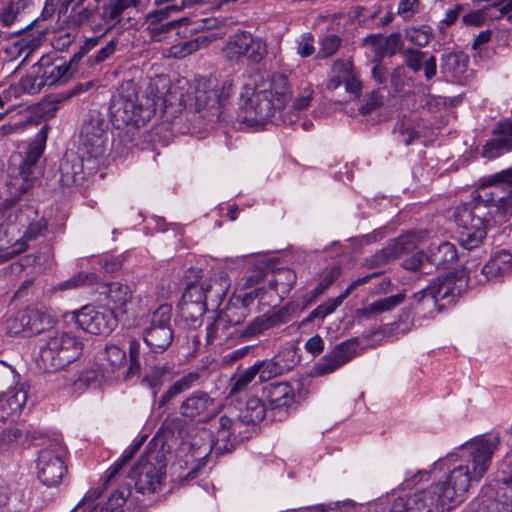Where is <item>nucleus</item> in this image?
<instances>
[{"instance_id":"f257e3e1","label":"nucleus","mask_w":512,"mask_h":512,"mask_svg":"<svg viewBox=\"0 0 512 512\" xmlns=\"http://www.w3.org/2000/svg\"><path fill=\"white\" fill-rule=\"evenodd\" d=\"M498 438L475 437L440 460L451 462L446 479L393 499L389 512H447L462 503L473 483L488 471Z\"/></svg>"},{"instance_id":"f03ea898","label":"nucleus","mask_w":512,"mask_h":512,"mask_svg":"<svg viewBox=\"0 0 512 512\" xmlns=\"http://www.w3.org/2000/svg\"><path fill=\"white\" fill-rule=\"evenodd\" d=\"M511 215L512 168L485 178L471 201L456 208L460 245L467 250L478 248L491 222L503 223Z\"/></svg>"},{"instance_id":"7ed1b4c3","label":"nucleus","mask_w":512,"mask_h":512,"mask_svg":"<svg viewBox=\"0 0 512 512\" xmlns=\"http://www.w3.org/2000/svg\"><path fill=\"white\" fill-rule=\"evenodd\" d=\"M291 96L288 78L282 73H274L268 79L259 73L248 76L240 92L242 122L249 126L265 124L286 106Z\"/></svg>"},{"instance_id":"20e7f679","label":"nucleus","mask_w":512,"mask_h":512,"mask_svg":"<svg viewBox=\"0 0 512 512\" xmlns=\"http://www.w3.org/2000/svg\"><path fill=\"white\" fill-rule=\"evenodd\" d=\"M161 107L162 117L170 120L171 104H166V99L158 95L138 96L136 87L132 83H127L122 87L117 100L112 105V116L117 126L132 125L139 127L150 120L158 109Z\"/></svg>"},{"instance_id":"39448f33","label":"nucleus","mask_w":512,"mask_h":512,"mask_svg":"<svg viewBox=\"0 0 512 512\" xmlns=\"http://www.w3.org/2000/svg\"><path fill=\"white\" fill-rule=\"evenodd\" d=\"M233 88L232 80L226 79L218 85L211 79L200 77L180 95L179 103L195 112H202L203 118L214 122L220 118L222 109L233 94Z\"/></svg>"},{"instance_id":"423d86ee","label":"nucleus","mask_w":512,"mask_h":512,"mask_svg":"<svg viewBox=\"0 0 512 512\" xmlns=\"http://www.w3.org/2000/svg\"><path fill=\"white\" fill-rule=\"evenodd\" d=\"M83 349V342L74 333L55 331L41 346L38 365L46 372L59 371L77 360Z\"/></svg>"},{"instance_id":"0eeeda50","label":"nucleus","mask_w":512,"mask_h":512,"mask_svg":"<svg viewBox=\"0 0 512 512\" xmlns=\"http://www.w3.org/2000/svg\"><path fill=\"white\" fill-rule=\"evenodd\" d=\"M43 152L44 144L31 145L20 165L9 169L5 182L7 197L3 200L6 208L14 205L35 186L40 174L38 161Z\"/></svg>"},{"instance_id":"6e6552de","label":"nucleus","mask_w":512,"mask_h":512,"mask_svg":"<svg viewBox=\"0 0 512 512\" xmlns=\"http://www.w3.org/2000/svg\"><path fill=\"white\" fill-rule=\"evenodd\" d=\"M166 465L163 451H146L129 472L136 491L141 494L158 491L166 475Z\"/></svg>"},{"instance_id":"1a4fd4ad","label":"nucleus","mask_w":512,"mask_h":512,"mask_svg":"<svg viewBox=\"0 0 512 512\" xmlns=\"http://www.w3.org/2000/svg\"><path fill=\"white\" fill-rule=\"evenodd\" d=\"M222 55L226 61L239 63L246 59L249 64H259L267 55V44L259 37L246 31L231 35L222 47Z\"/></svg>"},{"instance_id":"9d476101","label":"nucleus","mask_w":512,"mask_h":512,"mask_svg":"<svg viewBox=\"0 0 512 512\" xmlns=\"http://www.w3.org/2000/svg\"><path fill=\"white\" fill-rule=\"evenodd\" d=\"M65 447L57 439H49L46 446L38 453L37 477L46 486L61 483L67 468L64 464Z\"/></svg>"},{"instance_id":"9b49d317","label":"nucleus","mask_w":512,"mask_h":512,"mask_svg":"<svg viewBox=\"0 0 512 512\" xmlns=\"http://www.w3.org/2000/svg\"><path fill=\"white\" fill-rule=\"evenodd\" d=\"M108 121L99 110H89L81 128V144L86 152L94 158L101 156L105 151L107 140Z\"/></svg>"},{"instance_id":"f8f14e48","label":"nucleus","mask_w":512,"mask_h":512,"mask_svg":"<svg viewBox=\"0 0 512 512\" xmlns=\"http://www.w3.org/2000/svg\"><path fill=\"white\" fill-rule=\"evenodd\" d=\"M75 323L93 335H108L117 326L114 309L108 307L84 306L75 313Z\"/></svg>"},{"instance_id":"ddd939ff","label":"nucleus","mask_w":512,"mask_h":512,"mask_svg":"<svg viewBox=\"0 0 512 512\" xmlns=\"http://www.w3.org/2000/svg\"><path fill=\"white\" fill-rule=\"evenodd\" d=\"M467 268L438 276L431 281L432 294L435 296V307H439L438 302L444 301L446 304H454L462 296L468 287Z\"/></svg>"},{"instance_id":"4468645a","label":"nucleus","mask_w":512,"mask_h":512,"mask_svg":"<svg viewBox=\"0 0 512 512\" xmlns=\"http://www.w3.org/2000/svg\"><path fill=\"white\" fill-rule=\"evenodd\" d=\"M217 426L212 434L211 443L202 451H195L193 456L203 459L208 452H213L217 456L226 452H231L235 447L237 428L241 425L240 420H233L225 415L221 416L217 421Z\"/></svg>"},{"instance_id":"2eb2a0df","label":"nucleus","mask_w":512,"mask_h":512,"mask_svg":"<svg viewBox=\"0 0 512 512\" xmlns=\"http://www.w3.org/2000/svg\"><path fill=\"white\" fill-rule=\"evenodd\" d=\"M202 278V270L198 268H189L186 272V279L189 280L186 286L184 299L189 298L190 303L185 302L182 311L194 310L198 316H202L207 309L208 300L212 301L213 295V280L212 277L205 280L200 287H198L191 279L198 281Z\"/></svg>"},{"instance_id":"dca6fc26","label":"nucleus","mask_w":512,"mask_h":512,"mask_svg":"<svg viewBox=\"0 0 512 512\" xmlns=\"http://www.w3.org/2000/svg\"><path fill=\"white\" fill-rule=\"evenodd\" d=\"M178 11L176 5H167L164 8L150 12L146 17L147 30L154 40H161L162 35L186 25L188 18L168 19L172 12Z\"/></svg>"},{"instance_id":"f3484780","label":"nucleus","mask_w":512,"mask_h":512,"mask_svg":"<svg viewBox=\"0 0 512 512\" xmlns=\"http://www.w3.org/2000/svg\"><path fill=\"white\" fill-rule=\"evenodd\" d=\"M357 351V342L354 340L343 341L336 345L330 352L326 353L320 362L316 365V371L319 375H325L334 372L342 365L355 357Z\"/></svg>"},{"instance_id":"a211bd4d","label":"nucleus","mask_w":512,"mask_h":512,"mask_svg":"<svg viewBox=\"0 0 512 512\" xmlns=\"http://www.w3.org/2000/svg\"><path fill=\"white\" fill-rule=\"evenodd\" d=\"M493 138L486 142L482 149L483 157L495 159L512 151V121L499 122L492 131Z\"/></svg>"},{"instance_id":"6ab92c4d","label":"nucleus","mask_w":512,"mask_h":512,"mask_svg":"<svg viewBox=\"0 0 512 512\" xmlns=\"http://www.w3.org/2000/svg\"><path fill=\"white\" fill-rule=\"evenodd\" d=\"M11 378L13 372L0 365V408L4 409L8 416L20 412L27 401V391L23 387L13 388L8 392L2 391Z\"/></svg>"},{"instance_id":"aec40b11","label":"nucleus","mask_w":512,"mask_h":512,"mask_svg":"<svg viewBox=\"0 0 512 512\" xmlns=\"http://www.w3.org/2000/svg\"><path fill=\"white\" fill-rule=\"evenodd\" d=\"M214 405V398L210 397L207 392L195 391L180 404L179 413L189 420L202 417L200 421H204Z\"/></svg>"},{"instance_id":"412c9836","label":"nucleus","mask_w":512,"mask_h":512,"mask_svg":"<svg viewBox=\"0 0 512 512\" xmlns=\"http://www.w3.org/2000/svg\"><path fill=\"white\" fill-rule=\"evenodd\" d=\"M262 395L271 410L290 408L296 400L295 390L288 382L270 383L263 388Z\"/></svg>"},{"instance_id":"4be33fe9","label":"nucleus","mask_w":512,"mask_h":512,"mask_svg":"<svg viewBox=\"0 0 512 512\" xmlns=\"http://www.w3.org/2000/svg\"><path fill=\"white\" fill-rule=\"evenodd\" d=\"M412 243L407 237H399L391 240L384 248L365 259L364 265L368 268H380L390 261L401 257L412 248Z\"/></svg>"},{"instance_id":"5701e85b","label":"nucleus","mask_w":512,"mask_h":512,"mask_svg":"<svg viewBox=\"0 0 512 512\" xmlns=\"http://www.w3.org/2000/svg\"><path fill=\"white\" fill-rule=\"evenodd\" d=\"M44 87L41 76V65L34 64L30 71L17 84L10 85L6 95H0V107L5 103L4 98H18L22 93L36 94Z\"/></svg>"},{"instance_id":"b1692460","label":"nucleus","mask_w":512,"mask_h":512,"mask_svg":"<svg viewBox=\"0 0 512 512\" xmlns=\"http://www.w3.org/2000/svg\"><path fill=\"white\" fill-rule=\"evenodd\" d=\"M34 214L33 220L29 223L23 236L16 240L15 243L8 248L3 254H0V263L13 258L14 256L24 252L28 247V242L37 239L47 228V223L43 217H38L35 211L30 210Z\"/></svg>"},{"instance_id":"393cba45","label":"nucleus","mask_w":512,"mask_h":512,"mask_svg":"<svg viewBox=\"0 0 512 512\" xmlns=\"http://www.w3.org/2000/svg\"><path fill=\"white\" fill-rule=\"evenodd\" d=\"M469 58L463 52H449L441 58L440 72L447 81L463 83L466 80Z\"/></svg>"},{"instance_id":"a878e982","label":"nucleus","mask_w":512,"mask_h":512,"mask_svg":"<svg viewBox=\"0 0 512 512\" xmlns=\"http://www.w3.org/2000/svg\"><path fill=\"white\" fill-rule=\"evenodd\" d=\"M487 281H499L512 274V254L507 250L493 253L481 269Z\"/></svg>"},{"instance_id":"bb28decb","label":"nucleus","mask_w":512,"mask_h":512,"mask_svg":"<svg viewBox=\"0 0 512 512\" xmlns=\"http://www.w3.org/2000/svg\"><path fill=\"white\" fill-rule=\"evenodd\" d=\"M26 336L41 333L52 323V317L44 306H28L22 309Z\"/></svg>"},{"instance_id":"cd10ccee","label":"nucleus","mask_w":512,"mask_h":512,"mask_svg":"<svg viewBox=\"0 0 512 512\" xmlns=\"http://www.w3.org/2000/svg\"><path fill=\"white\" fill-rule=\"evenodd\" d=\"M458 258L455 245L448 241L431 243L426 260L437 268H447Z\"/></svg>"},{"instance_id":"c85d7f7f","label":"nucleus","mask_w":512,"mask_h":512,"mask_svg":"<svg viewBox=\"0 0 512 512\" xmlns=\"http://www.w3.org/2000/svg\"><path fill=\"white\" fill-rule=\"evenodd\" d=\"M365 45H371L376 55L380 58L384 56H393L402 49V39L399 33H392L387 37L371 34L364 39Z\"/></svg>"},{"instance_id":"c756f323","label":"nucleus","mask_w":512,"mask_h":512,"mask_svg":"<svg viewBox=\"0 0 512 512\" xmlns=\"http://www.w3.org/2000/svg\"><path fill=\"white\" fill-rule=\"evenodd\" d=\"M405 300L404 293H398L389 297H385L374 301L366 307L356 310V317L360 320L371 319L378 314L393 310Z\"/></svg>"},{"instance_id":"7c9ffc66","label":"nucleus","mask_w":512,"mask_h":512,"mask_svg":"<svg viewBox=\"0 0 512 512\" xmlns=\"http://www.w3.org/2000/svg\"><path fill=\"white\" fill-rule=\"evenodd\" d=\"M252 366L256 367L257 371L255 373L259 376L261 382L281 376L291 369L290 364L285 361L284 356L281 354H277L270 359L258 361Z\"/></svg>"},{"instance_id":"2f4dec72","label":"nucleus","mask_w":512,"mask_h":512,"mask_svg":"<svg viewBox=\"0 0 512 512\" xmlns=\"http://www.w3.org/2000/svg\"><path fill=\"white\" fill-rule=\"evenodd\" d=\"M95 1L100 3L102 0ZM140 2L141 0H107L102 6L101 18L106 24L114 26L120 21L124 11L137 7Z\"/></svg>"},{"instance_id":"473e14b6","label":"nucleus","mask_w":512,"mask_h":512,"mask_svg":"<svg viewBox=\"0 0 512 512\" xmlns=\"http://www.w3.org/2000/svg\"><path fill=\"white\" fill-rule=\"evenodd\" d=\"M172 327L144 330V342L155 353L164 352L172 343Z\"/></svg>"},{"instance_id":"72a5a7b5","label":"nucleus","mask_w":512,"mask_h":512,"mask_svg":"<svg viewBox=\"0 0 512 512\" xmlns=\"http://www.w3.org/2000/svg\"><path fill=\"white\" fill-rule=\"evenodd\" d=\"M199 380V374L196 372H190L183 375L177 381H175L168 389L160 396L158 400L159 408L166 406L178 395L192 388V386Z\"/></svg>"},{"instance_id":"f704fd0d","label":"nucleus","mask_w":512,"mask_h":512,"mask_svg":"<svg viewBox=\"0 0 512 512\" xmlns=\"http://www.w3.org/2000/svg\"><path fill=\"white\" fill-rule=\"evenodd\" d=\"M32 8L19 0H10L0 9V24L4 27H11L19 23L31 11Z\"/></svg>"},{"instance_id":"c9c22d12","label":"nucleus","mask_w":512,"mask_h":512,"mask_svg":"<svg viewBox=\"0 0 512 512\" xmlns=\"http://www.w3.org/2000/svg\"><path fill=\"white\" fill-rule=\"evenodd\" d=\"M168 374V366L166 364H155L150 365L147 362L144 366V376L142 383L147 385L152 392L153 398L157 397V394L164 383V378Z\"/></svg>"},{"instance_id":"e433bc0d","label":"nucleus","mask_w":512,"mask_h":512,"mask_svg":"<svg viewBox=\"0 0 512 512\" xmlns=\"http://www.w3.org/2000/svg\"><path fill=\"white\" fill-rule=\"evenodd\" d=\"M231 326L224 321L218 313L213 321L206 327V341L208 344H222L232 338Z\"/></svg>"},{"instance_id":"4c0bfd02","label":"nucleus","mask_w":512,"mask_h":512,"mask_svg":"<svg viewBox=\"0 0 512 512\" xmlns=\"http://www.w3.org/2000/svg\"><path fill=\"white\" fill-rule=\"evenodd\" d=\"M41 65V76L44 86H51L57 83H64L69 78L72 64L62 63L61 65L43 64Z\"/></svg>"},{"instance_id":"58836bf2","label":"nucleus","mask_w":512,"mask_h":512,"mask_svg":"<svg viewBox=\"0 0 512 512\" xmlns=\"http://www.w3.org/2000/svg\"><path fill=\"white\" fill-rule=\"evenodd\" d=\"M62 181L69 184H80L84 180L83 162L75 156L73 159H65L60 165Z\"/></svg>"},{"instance_id":"ea45409f","label":"nucleus","mask_w":512,"mask_h":512,"mask_svg":"<svg viewBox=\"0 0 512 512\" xmlns=\"http://www.w3.org/2000/svg\"><path fill=\"white\" fill-rule=\"evenodd\" d=\"M107 298L115 309L122 310L132 299V290L127 284L112 282L107 287Z\"/></svg>"},{"instance_id":"a19ab883","label":"nucleus","mask_w":512,"mask_h":512,"mask_svg":"<svg viewBox=\"0 0 512 512\" xmlns=\"http://www.w3.org/2000/svg\"><path fill=\"white\" fill-rule=\"evenodd\" d=\"M231 327L242 324L249 314V310L245 306L240 305L235 300L229 301L227 305L219 312Z\"/></svg>"},{"instance_id":"79ce46f5","label":"nucleus","mask_w":512,"mask_h":512,"mask_svg":"<svg viewBox=\"0 0 512 512\" xmlns=\"http://www.w3.org/2000/svg\"><path fill=\"white\" fill-rule=\"evenodd\" d=\"M277 323V319L274 316L262 315L256 317L251 321L243 330L240 332V336L243 338H251L258 334H261L265 330L273 327Z\"/></svg>"},{"instance_id":"37998d69","label":"nucleus","mask_w":512,"mask_h":512,"mask_svg":"<svg viewBox=\"0 0 512 512\" xmlns=\"http://www.w3.org/2000/svg\"><path fill=\"white\" fill-rule=\"evenodd\" d=\"M266 405L257 397L250 398L242 415L243 421L251 424L262 421L265 418Z\"/></svg>"},{"instance_id":"c03bdc74","label":"nucleus","mask_w":512,"mask_h":512,"mask_svg":"<svg viewBox=\"0 0 512 512\" xmlns=\"http://www.w3.org/2000/svg\"><path fill=\"white\" fill-rule=\"evenodd\" d=\"M29 440V432L17 425H10L0 431V448L12 443L28 442Z\"/></svg>"},{"instance_id":"a18cd8bd","label":"nucleus","mask_w":512,"mask_h":512,"mask_svg":"<svg viewBox=\"0 0 512 512\" xmlns=\"http://www.w3.org/2000/svg\"><path fill=\"white\" fill-rule=\"evenodd\" d=\"M434 34L433 29L428 25L411 27L406 30L405 37L418 47H425L432 40Z\"/></svg>"},{"instance_id":"49530a36","label":"nucleus","mask_w":512,"mask_h":512,"mask_svg":"<svg viewBox=\"0 0 512 512\" xmlns=\"http://www.w3.org/2000/svg\"><path fill=\"white\" fill-rule=\"evenodd\" d=\"M342 39L335 34L324 35L319 42L317 59H327L333 56L340 48Z\"/></svg>"},{"instance_id":"de8ad7c7","label":"nucleus","mask_w":512,"mask_h":512,"mask_svg":"<svg viewBox=\"0 0 512 512\" xmlns=\"http://www.w3.org/2000/svg\"><path fill=\"white\" fill-rule=\"evenodd\" d=\"M172 306L161 304L151 315L150 324L145 329L171 327Z\"/></svg>"},{"instance_id":"09e8293b","label":"nucleus","mask_w":512,"mask_h":512,"mask_svg":"<svg viewBox=\"0 0 512 512\" xmlns=\"http://www.w3.org/2000/svg\"><path fill=\"white\" fill-rule=\"evenodd\" d=\"M97 282V275L95 273L80 272L70 279L62 282L59 285L61 290L76 289L84 286H89Z\"/></svg>"},{"instance_id":"8fccbe9b","label":"nucleus","mask_w":512,"mask_h":512,"mask_svg":"<svg viewBox=\"0 0 512 512\" xmlns=\"http://www.w3.org/2000/svg\"><path fill=\"white\" fill-rule=\"evenodd\" d=\"M212 280H213L212 301L213 302L221 301L225 297L226 293L229 290V287H230L229 277H228L227 273H225L224 271H219L212 276Z\"/></svg>"},{"instance_id":"3c124183","label":"nucleus","mask_w":512,"mask_h":512,"mask_svg":"<svg viewBox=\"0 0 512 512\" xmlns=\"http://www.w3.org/2000/svg\"><path fill=\"white\" fill-rule=\"evenodd\" d=\"M405 65L413 72H419L422 68L426 53L413 48H406L401 51Z\"/></svg>"},{"instance_id":"603ef678","label":"nucleus","mask_w":512,"mask_h":512,"mask_svg":"<svg viewBox=\"0 0 512 512\" xmlns=\"http://www.w3.org/2000/svg\"><path fill=\"white\" fill-rule=\"evenodd\" d=\"M105 358L113 369H118L126 363L125 349L116 344H107Z\"/></svg>"},{"instance_id":"864d4df0","label":"nucleus","mask_w":512,"mask_h":512,"mask_svg":"<svg viewBox=\"0 0 512 512\" xmlns=\"http://www.w3.org/2000/svg\"><path fill=\"white\" fill-rule=\"evenodd\" d=\"M255 371H257V369L253 366H250L245 371H243L232 383L229 395L233 396L245 390L252 382V380L257 376Z\"/></svg>"},{"instance_id":"5fc2aeb1","label":"nucleus","mask_w":512,"mask_h":512,"mask_svg":"<svg viewBox=\"0 0 512 512\" xmlns=\"http://www.w3.org/2000/svg\"><path fill=\"white\" fill-rule=\"evenodd\" d=\"M117 41L111 40L109 41L104 47H102L100 50L92 54L87 59V65L91 68L103 63L106 61L110 56H112L116 51Z\"/></svg>"},{"instance_id":"6e6d98bb","label":"nucleus","mask_w":512,"mask_h":512,"mask_svg":"<svg viewBox=\"0 0 512 512\" xmlns=\"http://www.w3.org/2000/svg\"><path fill=\"white\" fill-rule=\"evenodd\" d=\"M140 443L133 445V447L125 450L121 456V458L109 468L108 475L106 478V483L112 482L113 479L117 476L119 471L123 468V466L133 457L134 453L139 449Z\"/></svg>"},{"instance_id":"4d7b16f0","label":"nucleus","mask_w":512,"mask_h":512,"mask_svg":"<svg viewBox=\"0 0 512 512\" xmlns=\"http://www.w3.org/2000/svg\"><path fill=\"white\" fill-rule=\"evenodd\" d=\"M24 316L22 309L10 315L5 324V328L8 334L18 335L25 334L26 335V327L24 323Z\"/></svg>"},{"instance_id":"13d9d810","label":"nucleus","mask_w":512,"mask_h":512,"mask_svg":"<svg viewBox=\"0 0 512 512\" xmlns=\"http://www.w3.org/2000/svg\"><path fill=\"white\" fill-rule=\"evenodd\" d=\"M95 9L93 7L75 6L71 7V21L78 26L88 23L94 16Z\"/></svg>"},{"instance_id":"bf43d9fd","label":"nucleus","mask_w":512,"mask_h":512,"mask_svg":"<svg viewBox=\"0 0 512 512\" xmlns=\"http://www.w3.org/2000/svg\"><path fill=\"white\" fill-rule=\"evenodd\" d=\"M297 54L302 58L311 56L315 52L314 37L311 33H303L296 41Z\"/></svg>"},{"instance_id":"052dcab7","label":"nucleus","mask_w":512,"mask_h":512,"mask_svg":"<svg viewBox=\"0 0 512 512\" xmlns=\"http://www.w3.org/2000/svg\"><path fill=\"white\" fill-rule=\"evenodd\" d=\"M129 369L128 373L130 375H135L139 373L140 371V361H139V355H140V344L139 342L134 339L130 338L129 341Z\"/></svg>"},{"instance_id":"680f3d73","label":"nucleus","mask_w":512,"mask_h":512,"mask_svg":"<svg viewBox=\"0 0 512 512\" xmlns=\"http://www.w3.org/2000/svg\"><path fill=\"white\" fill-rule=\"evenodd\" d=\"M383 103V97L377 90L371 91L365 99V103L359 108L363 115L370 114L373 110L380 107Z\"/></svg>"},{"instance_id":"e2e57ef3","label":"nucleus","mask_w":512,"mask_h":512,"mask_svg":"<svg viewBox=\"0 0 512 512\" xmlns=\"http://www.w3.org/2000/svg\"><path fill=\"white\" fill-rule=\"evenodd\" d=\"M265 293V289L263 287H256L251 289L250 291H246L237 297L234 298L236 302H239L240 305H243L248 310L249 306L254 302L255 299L259 298L263 299V295Z\"/></svg>"},{"instance_id":"0e129e2a","label":"nucleus","mask_w":512,"mask_h":512,"mask_svg":"<svg viewBox=\"0 0 512 512\" xmlns=\"http://www.w3.org/2000/svg\"><path fill=\"white\" fill-rule=\"evenodd\" d=\"M220 21L216 18H196L188 19L186 26H190V31L209 30L218 27Z\"/></svg>"},{"instance_id":"69168bd1","label":"nucleus","mask_w":512,"mask_h":512,"mask_svg":"<svg viewBox=\"0 0 512 512\" xmlns=\"http://www.w3.org/2000/svg\"><path fill=\"white\" fill-rule=\"evenodd\" d=\"M419 10L418 0H400L397 7V14L403 19H410Z\"/></svg>"},{"instance_id":"338daca9","label":"nucleus","mask_w":512,"mask_h":512,"mask_svg":"<svg viewBox=\"0 0 512 512\" xmlns=\"http://www.w3.org/2000/svg\"><path fill=\"white\" fill-rule=\"evenodd\" d=\"M332 70L336 76L343 80L347 79L355 72L353 63L349 59H340L335 61L332 65Z\"/></svg>"},{"instance_id":"774afa93","label":"nucleus","mask_w":512,"mask_h":512,"mask_svg":"<svg viewBox=\"0 0 512 512\" xmlns=\"http://www.w3.org/2000/svg\"><path fill=\"white\" fill-rule=\"evenodd\" d=\"M98 41V37L87 38L80 46L79 50L72 56L70 63L72 65L78 63L83 56L97 45Z\"/></svg>"}]
</instances>
